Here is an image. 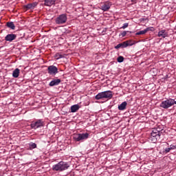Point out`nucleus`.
Wrapping results in <instances>:
<instances>
[{
  "instance_id": "f257e3e1",
  "label": "nucleus",
  "mask_w": 176,
  "mask_h": 176,
  "mask_svg": "<svg viewBox=\"0 0 176 176\" xmlns=\"http://www.w3.org/2000/svg\"><path fill=\"white\" fill-rule=\"evenodd\" d=\"M151 134V135L149 138L150 141L153 144H156V142H157V140H160L162 129L160 127L153 128Z\"/></svg>"
},
{
  "instance_id": "f03ea898",
  "label": "nucleus",
  "mask_w": 176,
  "mask_h": 176,
  "mask_svg": "<svg viewBox=\"0 0 176 176\" xmlns=\"http://www.w3.org/2000/svg\"><path fill=\"white\" fill-rule=\"evenodd\" d=\"M69 168V164L64 161H60L58 164L52 166V170L54 171H65Z\"/></svg>"
},
{
  "instance_id": "7ed1b4c3",
  "label": "nucleus",
  "mask_w": 176,
  "mask_h": 176,
  "mask_svg": "<svg viewBox=\"0 0 176 176\" xmlns=\"http://www.w3.org/2000/svg\"><path fill=\"white\" fill-rule=\"evenodd\" d=\"M113 97V95L112 94V91H104L100 93H98L96 96V100H111Z\"/></svg>"
},
{
  "instance_id": "20e7f679",
  "label": "nucleus",
  "mask_w": 176,
  "mask_h": 176,
  "mask_svg": "<svg viewBox=\"0 0 176 176\" xmlns=\"http://www.w3.org/2000/svg\"><path fill=\"white\" fill-rule=\"evenodd\" d=\"M89 138V133H76L73 135V140L76 142H79V141H83L85 140H87Z\"/></svg>"
},
{
  "instance_id": "39448f33",
  "label": "nucleus",
  "mask_w": 176,
  "mask_h": 176,
  "mask_svg": "<svg viewBox=\"0 0 176 176\" xmlns=\"http://www.w3.org/2000/svg\"><path fill=\"white\" fill-rule=\"evenodd\" d=\"M173 105H174V99H166L161 102L160 107L164 109H168Z\"/></svg>"
},
{
  "instance_id": "423d86ee",
  "label": "nucleus",
  "mask_w": 176,
  "mask_h": 176,
  "mask_svg": "<svg viewBox=\"0 0 176 176\" xmlns=\"http://www.w3.org/2000/svg\"><path fill=\"white\" fill-rule=\"evenodd\" d=\"M43 124H45L43 120H37L32 122L30 127L31 129H34V130H36V129H39V127H43Z\"/></svg>"
},
{
  "instance_id": "0eeeda50",
  "label": "nucleus",
  "mask_w": 176,
  "mask_h": 176,
  "mask_svg": "<svg viewBox=\"0 0 176 176\" xmlns=\"http://www.w3.org/2000/svg\"><path fill=\"white\" fill-rule=\"evenodd\" d=\"M67 14H62L56 17L55 20L56 24H65L67 23Z\"/></svg>"
},
{
  "instance_id": "6e6552de",
  "label": "nucleus",
  "mask_w": 176,
  "mask_h": 176,
  "mask_svg": "<svg viewBox=\"0 0 176 176\" xmlns=\"http://www.w3.org/2000/svg\"><path fill=\"white\" fill-rule=\"evenodd\" d=\"M111 6H112V3L107 1L100 6V9L103 12H108L111 9Z\"/></svg>"
},
{
  "instance_id": "1a4fd4ad",
  "label": "nucleus",
  "mask_w": 176,
  "mask_h": 176,
  "mask_svg": "<svg viewBox=\"0 0 176 176\" xmlns=\"http://www.w3.org/2000/svg\"><path fill=\"white\" fill-rule=\"evenodd\" d=\"M47 71L50 75H56V74H58V69L54 65L49 66L47 68Z\"/></svg>"
},
{
  "instance_id": "9d476101",
  "label": "nucleus",
  "mask_w": 176,
  "mask_h": 176,
  "mask_svg": "<svg viewBox=\"0 0 176 176\" xmlns=\"http://www.w3.org/2000/svg\"><path fill=\"white\" fill-rule=\"evenodd\" d=\"M16 38H17V35H16L14 34H8L5 37V41H6V42H13V41H14V39H16Z\"/></svg>"
},
{
  "instance_id": "9b49d317",
  "label": "nucleus",
  "mask_w": 176,
  "mask_h": 176,
  "mask_svg": "<svg viewBox=\"0 0 176 176\" xmlns=\"http://www.w3.org/2000/svg\"><path fill=\"white\" fill-rule=\"evenodd\" d=\"M133 44H129V41H124L122 43L117 45L115 47V49H120V47H122V49H124V47H127V46H131Z\"/></svg>"
},
{
  "instance_id": "f8f14e48",
  "label": "nucleus",
  "mask_w": 176,
  "mask_h": 176,
  "mask_svg": "<svg viewBox=\"0 0 176 176\" xmlns=\"http://www.w3.org/2000/svg\"><path fill=\"white\" fill-rule=\"evenodd\" d=\"M61 83V80L60 78L54 79L50 82V86L53 87V86H58V84Z\"/></svg>"
},
{
  "instance_id": "ddd939ff",
  "label": "nucleus",
  "mask_w": 176,
  "mask_h": 176,
  "mask_svg": "<svg viewBox=\"0 0 176 176\" xmlns=\"http://www.w3.org/2000/svg\"><path fill=\"white\" fill-rule=\"evenodd\" d=\"M44 5L45 6H52L56 3V0H44Z\"/></svg>"
},
{
  "instance_id": "4468645a",
  "label": "nucleus",
  "mask_w": 176,
  "mask_h": 176,
  "mask_svg": "<svg viewBox=\"0 0 176 176\" xmlns=\"http://www.w3.org/2000/svg\"><path fill=\"white\" fill-rule=\"evenodd\" d=\"M158 36H162V38H166L168 36V34L166 32V30H162L158 32Z\"/></svg>"
},
{
  "instance_id": "2eb2a0df",
  "label": "nucleus",
  "mask_w": 176,
  "mask_h": 176,
  "mask_svg": "<svg viewBox=\"0 0 176 176\" xmlns=\"http://www.w3.org/2000/svg\"><path fill=\"white\" fill-rule=\"evenodd\" d=\"M126 107H127V102H123L122 104L118 105L119 111H124L126 109Z\"/></svg>"
},
{
  "instance_id": "dca6fc26",
  "label": "nucleus",
  "mask_w": 176,
  "mask_h": 176,
  "mask_svg": "<svg viewBox=\"0 0 176 176\" xmlns=\"http://www.w3.org/2000/svg\"><path fill=\"white\" fill-rule=\"evenodd\" d=\"M19 75H20V69L19 68L15 69L12 72L13 78H19Z\"/></svg>"
},
{
  "instance_id": "f3484780",
  "label": "nucleus",
  "mask_w": 176,
  "mask_h": 176,
  "mask_svg": "<svg viewBox=\"0 0 176 176\" xmlns=\"http://www.w3.org/2000/svg\"><path fill=\"white\" fill-rule=\"evenodd\" d=\"M79 110V104H74L71 107V112L74 113Z\"/></svg>"
},
{
  "instance_id": "a211bd4d",
  "label": "nucleus",
  "mask_w": 176,
  "mask_h": 176,
  "mask_svg": "<svg viewBox=\"0 0 176 176\" xmlns=\"http://www.w3.org/2000/svg\"><path fill=\"white\" fill-rule=\"evenodd\" d=\"M36 148V144L34 142L29 143V148H28V151H32V149Z\"/></svg>"
},
{
  "instance_id": "6ab92c4d",
  "label": "nucleus",
  "mask_w": 176,
  "mask_h": 176,
  "mask_svg": "<svg viewBox=\"0 0 176 176\" xmlns=\"http://www.w3.org/2000/svg\"><path fill=\"white\" fill-rule=\"evenodd\" d=\"M147 31H149V28H146L144 30H141L140 32H138L135 35H144V34H146Z\"/></svg>"
},
{
  "instance_id": "aec40b11",
  "label": "nucleus",
  "mask_w": 176,
  "mask_h": 176,
  "mask_svg": "<svg viewBox=\"0 0 176 176\" xmlns=\"http://www.w3.org/2000/svg\"><path fill=\"white\" fill-rule=\"evenodd\" d=\"M37 3H29L25 6L26 9H34L35 6H36Z\"/></svg>"
},
{
  "instance_id": "412c9836",
  "label": "nucleus",
  "mask_w": 176,
  "mask_h": 176,
  "mask_svg": "<svg viewBox=\"0 0 176 176\" xmlns=\"http://www.w3.org/2000/svg\"><path fill=\"white\" fill-rule=\"evenodd\" d=\"M6 25L7 27H8V28H10L11 30H14L16 28V26L14 25V23H13V22H8Z\"/></svg>"
},
{
  "instance_id": "4be33fe9",
  "label": "nucleus",
  "mask_w": 176,
  "mask_h": 176,
  "mask_svg": "<svg viewBox=\"0 0 176 176\" xmlns=\"http://www.w3.org/2000/svg\"><path fill=\"white\" fill-rule=\"evenodd\" d=\"M55 57L56 58V60H60V58H64V55L58 53L56 54Z\"/></svg>"
},
{
  "instance_id": "5701e85b",
  "label": "nucleus",
  "mask_w": 176,
  "mask_h": 176,
  "mask_svg": "<svg viewBox=\"0 0 176 176\" xmlns=\"http://www.w3.org/2000/svg\"><path fill=\"white\" fill-rule=\"evenodd\" d=\"M117 61L118 63H123V61H124V58L123 56H118Z\"/></svg>"
},
{
  "instance_id": "b1692460",
  "label": "nucleus",
  "mask_w": 176,
  "mask_h": 176,
  "mask_svg": "<svg viewBox=\"0 0 176 176\" xmlns=\"http://www.w3.org/2000/svg\"><path fill=\"white\" fill-rule=\"evenodd\" d=\"M127 27H129V23H125L123 24V25L122 26L121 28H122V30H124V29L127 28Z\"/></svg>"
},
{
  "instance_id": "393cba45",
  "label": "nucleus",
  "mask_w": 176,
  "mask_h": 176,
  "mask_svg": "<svg viewBox=\"0 0 176 176\" xmlns=\"http://www.w3.org/2000/svg\"><path fill=\"white\" fill-rule=\"evenodd\" d=\"M127 35V32L126 31H124L121 33V34L120 35V36H122V38H124V36Z\"/></svg>"
},
{
  "instance_id": "a878e982",
  "label": "nucleus",
  "mask_w": 176,
  "mask_h": 176,
  "mask_svg": "<svg viewBox=\"0 0 176 176\" xmlns=\"http://www.w3.org/2000/svg\"><path fill=\"white\" fill-rule=\"evenodd\" d=\"M171 151V148L170 147L165 148V151H164V153H168Z\"/></svg>"
},
{
  "instance_id": "bb28decb",
  "label": "nucleus",
  "mask_w": 176,
  "mask_h": 176,
  "mask_svg": "<svg viewBox=\"0 0 176 176\" xmlns=\"http://www.w3.org/2000/svg\"><path fill=\"white\" fill-rule=\"evenodd\" d=\"M169 148H170V151H172L173 149H176V146L171 144Z\"/></svg>"
},
{
  "instance_id": "cd10ccee",
  "label": "nucleus",
  "mask_w": 176,
  "mask_h": 176,
  "mask_svg": "<svg viewBox=\"0 0 176 176\" xmlns=\"http://www.w3.org/2000/svg\"><path fill=\"white\" fill-rule=\"evenodd\" d=\"M144 20H146V19H145L144 18L140 19V21H144Z\"/></svg>"
},
{
  "instance_id": "c85d7f7f",
  "label": "nucleus",
  "mask_w": 176,
  "mask_h": 176,
  "mask_svg": "<svg viewBox=\"0 0 176 176\" xmlns=\"http://www.w3.org/2000/svg\"><path fill=\"white\" fill-rule=\"evenodd\" d=\"M175 104H176V101L174 100L173 105H174Z\"/></svg>"
}]
</instances>
